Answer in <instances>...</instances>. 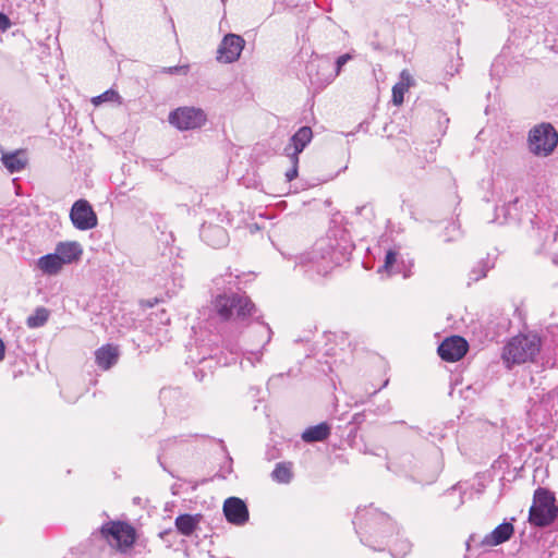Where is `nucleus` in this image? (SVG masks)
Segmentation results:
<instances>
[{"mask_svg": "<svg viewBox=\"0 0 558 558\" xmlns=\"http://www.w3.org/2000/svg\"><path fill=\"white\" fill-rule=\"evenodd\" d=\"M353 524L361 542L375 550L387 546L392 558H404L411 550V543L399 537V530L391 518L373 507L359 508Z\"/></svg>", "mask_w": 558, "mask_h": 558, "instance_id": "f257e3e1", "label": "nucleus"}, {"mask_svg": "<svg viewBox=\"0 0 558 558\" xmlns=\"http://www.w3.org/2000/svg\"><path fill=\"white\" fill-rule=\"evenodd\" d=\"M236 278L233 279L232 274L229 272L213 280L217 291H223L214 299L213 308L221 320L245 323L254 315L256 308L246 295L226 292V290H231Z\"/></svg>", "mask_w": 558, "mask_h": 558, "instance_id": "f03ea898", "label": "nucleus"}, {"mask_svg": "<svg viewBox=\"0 0 558 558\" xmlns=\"http://www.w3.org/2000/svg\"><path fill=\"white\" fill-rule=\"evenodd\" d=\"M335 250L330 240H320L315 243L311 252L295 257V266L310 279L324 277L337 265Z\"/></svg>", "mask_w": 558, "mask_h": 558, "instance_id": "7ed1b4c3", "label": "nucleus"}, {"mask_svg": "<svg viewBox=\"0 0 558 558\" xmlns=\"http://www.w3.org/2000/svg\"><path fill=\"white\" fill-rule=\"evenodd\" d=\"M541 350V339L537 335H519L504 347L502 360L508 368L513 364L534 361Z\"/></svg>", "mask_w": 558, "mask_h": 558, "instance_id": "20e7f679", "label": "nucleus"}, {"mask_svg": "<svg viewBox=\"0 0 558 558\" xmlns=\"http://www.w3.org/2000/svg\"><path fill=\"white\" fill-rule=\"evenodd\" d=\"M555 500V496L549 490L537 488L534 493L533 505L530 508V522L539 527L550 525L558 515Z\"/></svg>", "mask_w": 558, "mask_h": 558, "instance_id": "39448f33", "label": "nucleus"}, {"mask_svg": "<svg viewBox=\"0 0 558 558\" xmlns=\"http://www.w3.org/2000/svg\"><path fill=\"white\" fill-rule=\"evenodd\" d=\"M558 144V133L550 123H541L532 128L527 136V148L537 157H548Z\"/></svg>", "mask_w": 558, "mask_h": 558, "instance_id": "423d86ee", "label": "nucleus"}, {"mask_svg": "<svg viewBox=\"0 0 558 558\" xmlns=\"http://www.w3.org/2000/svg\"><path fill=\"white\" fill-rule=\"evenodd\" d=\"M313 138V131L310 126L300 128L290 138L283 148V155L288 158L290 168L284 177L291 182L298 177L299 155L305 149Z\"/></svg>", "mask_w": 558, "mask_h": 558, "instance_id": "0eeeda50", "label": "nucleus"}, {"mask_svg": "<svg viewBox=\"0 0 558 558\" xmlns=\"http://www.w3.org/2000/svg\"><path fill=\"white\" fill-rule=\"evenodd\" d=\"M206 121L205 111L195 107H180L169 114L170 124L181 131L202 128Z\"/></svg>", "mask_w": 558, "mask_h": 558, "instance_id": "6e6552de", "label": "nucleus"}, {"mask_svg": "<svg viewBox=\"0 0 558 558\" xmlns=\"http://www.w3.org/2000/svg\"><path fill=\"white\" fill-rule=\"evenodd\" d=\"M251 333L256 340L247 345L243 354L245 361L248 362L251 366H255L256 363L262 361L264 348L270 342L272 331L267 324L259 323L252 329Z\"/></svg>", "mask_w": 558, "mask_h": 558, "instance_id": "1a4fd4ad", "label": "nucleus"}, {"mask_svg": "<svg viewBox=\"0 0 558 558\" xmlns=\"http://www.w3.org/2000/svg\"><path fill=\"white\" fill-rule=\"evenodd\" d=\"M306 71L311 84L319 88L330 84L336 77L333 63L327 57H317L311 60L306 66Z\"/></svg>", "mask_w": 558, "mask_h": 558, "instance_id": "9d476101", "label": "nucleus"}, {"mask_svg": "<svg viewBox=\"0 0 558 558\" xmlns=\"http://www.w3.org/2000/svg\"><path fill=\"white\" fill-rule=\"evenodd\" d=\"M72 225L81 231L94 229L98 223V218L92 205L86 199L74 202L70 210Z\"/></svg>", "mask_w": 558, "mask_h": 558, "instance_id": "9b49d317", "label": "nucleus"}, {"mask_svg": "<svg viewBox=\"0 0 558 558\" xmlns=\"http://www.w3.org/2000/svg\"><path fill=\"white\" fill-rule=\"evenodd\" d=\"M514 533V527L510 522H502L496 526L489 534L477 541L476 535H471L466 542L468 549L472 544H480L483 547H494L510 539Z\"/></svg>", "mask_w": 558, "mask_h": 558, "instance_id": "f8f14e48", "label": "nucleus"}, {"mask_svg": "<svg viewBox=\"0 0 558 558\" xmlns=\"http://www.w3.org/2000/svg\"><path fill=\"white\" fill-rule=\"evenodd\" d=\"M245 40L236 34H227L217 50V60L223 63L235 62L244 48Z\"/></svg>", "mask_w": 558, "mask_h": 558, "instance_id": "ddd939ff", "label": "nucleus"}, {"mask_svg": "<svg viewBox=\"0 0 558 558\" xmlns=\"http://www.w3.org/2000/svg\"><path fill=\"white\" fill-rule=\"evenodd\" d=\"M101 534L108 541L111 538L120 546L130 547L135 542V534L132 526L122 522H110L101 526Z\"/></svg>", "mask_w": 558, "mask_h": 558, "instance_id": "4468645a", "label": "nucleus"}, {"mask_svg": "<svg viewBox=\"0 0 558 558\" xmlns=\"http://www.w3.org/2000/svg\"><path fill=\"white\" fill-rule=\"evenodd\" d=\"M469 344L460 336H451L445 339L438 347L439 356L447 362H457L468 352Z\"/></svg>", "mask_w": 558, "mask_h": 558, "instance_id": "2eb2a0df", "label": "nucleus"}, {"mask_svg": "<svg viewBox=\"0 0 558 558\" xmlns=\"http://www.w3.org/2000/svg\"><path fill=\"white\" fill-rule=\"evenodd\" d=\"M223 513L228 522L243 525L248 521V510L245 502L238 497H229L223 504Z\"/></svg>", "mask_w": 558, "mask_h": 558, "instance_id": "dca6fc26", "label": "nucleus"}, {"mask_svg": "<svg viewBox=\"0 0 558 558\" xmlns=\"http://www.w3.org/2000/svg\"><path fill=\"white\" fill-rule=\"evenodd\" d=\"M201 238L209 246L220 248L228 244V232L220 226L204 222L201 228Z\"/></svg>", "mask_w": 558, "mask_h": 558, "instance_id": "f3484780", "label": "nucleus"}, {"mask_svg": "<svg viewBox=\"0 0 558 558\" xmlns=\"http://www.w3.org/2000/svg\"><path fill=\"white\" fill-rule=\"evenodd\" d=\"M119 349L114 344H105L95 351V362L102 371H108L118 363Z\"/></svg>", "mask_w": 558, "mask_h": 558, "instance_id": "a211bd4d", "label": "nucleus"}, {"mask_svg": "<svg viewBox=\"0 0 558 558\" xmlns=\"http://www.w3.org/2000/svg\"><path fill=\"white\" fill-rule=\"evenodd\" d=\"M2 165L10 173H16L22 171L26 163L27 159L25 157L24 151L15 150L12 153H3L1 157Z\"/></svg>", "mask_w": 558, "mask_h": 558, "instance_id": "6ab92c4d", "label": "nucleus"}, {"mask_svg": "<svg viewBox=\"0 0 558 558\" xmlns=\"http://www.w3.org/2000/svg\"><path fill=\"white\" fill-rule=\"evenodd\" d=\"M82 247L77 242H61L56 247V253L63 264H70L80 258Z\"/></svg>", "mask_w": 558, "mask_h": 558, "instance_id": "aec40b11", "label": "nucleus"}, {"mask_svg": "<svg viewBox=\"0 0 558 558\" xmlns=\"http://www.w3.org/2000/svg\"><path fill=\"white\" fill-rule=\"evenodd\" d=\"M330 435V426L327 423H320L306 428L302 433V439L305 442H316L327 439Z\"/></svg>", "mask_w": 558, "mask_h": 558, "instance_id": "412c9836", "label": "nucleus"}, {"mask_svg": "<svg viewBox=\"0 0 558 558\" xmlns=\"http://www.w3.org/2000/svg\"><path fill=\"white\" fill-rule=\"evenodd\" d=\"M64 264L61 262L60 256L54 252L47 254L38 259V267L48 275L58 274Z\"/></svg>", "mask_w": 558, "mask_h": 558, "instance_id": "4be33fe9", "label": "nucleus"}, {"mask_svg": "<svg viewBox=\"0 0 558 558\" xmlns=\"http://www.w3.org/2000/svg\"><path fill=\"white\" fill-rule=\"evenodd\" d=\"M199 522V515L181 514L175 519L177 530L184 536H190Z\"/></svg>", "mask_w": 558, "mask_h": 558, "instance_id": "5701e85b", "label": "nucleus"}, {"mask_svg": "<svg viewBox=\"0 0 558 558\" xmlns=\"http://www.w3.org/2000/svg\"><path fill=\"white\" fill-rule=\"evenodd\" d=\"M292 464L287 462L277 463L271 472V478L280 484H289L292 481Z\"/></svg>", "mask_w": 558, "mask_h": 558, "instance_id": "b1692460", "label": "nucleus"}, {"mask_svg": "<svg viewBox=\"0 0 558 558\" xmlns=\"http://www.w3.org/2000/svg\"><path fill=\"white\" fill-rule=\"evenodd\" d=\"M411 82V75L407 71L401 72V81L392 87V101L395 105L403 102L404 93L408 90Z\"/></svg>", "mask_w": 558, "mask_h": 558, "instance_id": "393cba45", "label": "nucleus"}, {"mask_svg": "<svg viewBox=\"0 0 558 558\" xmlns=\"http://www.w3.org/2000/svg\"><path fill=\"white\" fill-rule=\"evenodd\" d=\"M49 315V310L44 306H39L27 317L26 325L29 328L43 327L48 322Z\"/></svg>", "mask_w": 558, "mask_h": 558, "instance_id": "a878e982", "label": "nucleus"}, {"mask_svg": "<svg viewBox=\"0 0 558 558\" xmlns=\"http://www.w3.org/2000/svg\"><path fill=\"white\" fill-rule=\"evenodd\" d=\"M104 102L121 104L122 102V98L119 95V93L117 90L112 89V88H110V89L104 92L102 94L92 98V104L94 106H99V105H101Z\"/></svg>", "mask_w": 558, "mask_h": 558, "instance_id": "bb28decb", "label": "nucleus"}, {"mask_svg": "<svg viewBox=\"0 0 558 558\" xmlns=\"http://www.w3.org/2000/svg\"><path fill=\"white\" fill-rule=\"evenodd\" d=\"M462 235L460 225L457 221L449 222L444 231L446 242H451L460 239Z\"/></svg>", "mask_w": 558, "mask_h": 558, "instance_id": "cd10ccee", "label": "nucleus"}, {"mask_svg": "<svg viewBox=\"0 0 558 558\" xmlns=\"http://www.w3.org/2000/svg\"><path fill=\"white\" fill-rule=\"evenodd\" d=\"M490 265L487 260L482 259L477 263V265L470 271V280L478 281L480 279L486 277L487 271L489 270Z\"/></svg>", "mask_w": 558, "mask_h": 558, "instance_id": "c85d7f7f", "label": "nucleus"}, {"mask_svg": "<svg viewBox=\"0 0 558 558\" xmlns=\"http://www.w3.org/2000/svg\"><path fill=\"white\" fill-rule=\"evenodd\" d=\"M397 260V253L395 251H388L385 257V263L383 267L379 268V271L385 270L389 275L397 272V270L393 269V266Z\"/></svg>", "mask_w": 558, "mask_h": 558, "instance_id": "c756f323", "label": "nucleus"}, {"mask_svg": "<svg viewBox=\"0 0 558 558\" xmlns=\"http://www.w3.org/2000/svg\"><path fill=\"white\" fill-rule=\"evenodd\" d=\"M189 72V65H174V66H167L161 69V73L165 74H182L186 75Z\"/></svg>", "mask_w": 558, "mask_h": 558, "instance_id": "7c9ffc66", "label": "nucleus"}, {"mask_svg": "<svg viewBox=\"0 0 558 558\" xmlns=\"http://www.w3.org/2000/svg\"><path fill=\"white\" fill-rule=\"evenodd\" d=\"M351 58H352V57H351L349 53H345V54L340 56V57L336 60V62H335V64H333V72H335V75H336V76L340 73V71H341L342 66H343L344 64H347V62H348L349 60H351Z\"/></svg>", "mask_w": 558, "mask_h": 558, "instance_id": "2f4dec72", "label": "nucleus"}, {"mask_svg": "<svg viewBox=\"0 0 558 558\" xmlns=\"http://www.w3.org/2000/svg\"><path fill=\"white\" fill-rule=\"evenodd\" d=\"M11 27V21L10 19L4 14L0 12V31L4 32Z\"/></svg>", "mask_w": 558, "mask_h": 558, "instance_id": "473e14b6", "label": "nucleus"}, {"mask_svg": "<svg viewBox=\"0 0 558 558\" xmlns=\"http://www.w3.org/2000/svg\"><path fill=\"white\" fill-rule=\"evenodd\" d=\"M5 355V345L2 339L0 338V362L3 361Z\"/></svg>", "mask_w": 558, "mask_h": 558, "instance_id": "72a5a7b5", "label": "nucleus"}, {"mask_svg": "<svg viewBox=\"0 0 558 558\" xmlns=\"http://www.w3.org/2000/svg\"><path fill=\"white\" fill-rule=\"evenodd\" d=\"M159 315H160L161 322H165V323L169 322V316L167 315L166 311H161Z\"/></svg>", "mask_w": 558, "mask_h": 558, "instance_id": "f704fd0d", "label": "nucleus"}, {"mask_svg": "<svg viewBox=\"0 0 558 558\" xmlns=\"http://www.w3.org/2000/svg\"><path fill=\"white\" fill-rule=\"evenodd\" d=\"M387 385H388V380H386V381L383 384V386H381L380 388L375 389V390L371 393V396H372V395L377 393L381 388L386 387Z\"/></svg>", "mask_w": 558, "mask_h": 558, "instance_id": "c9c22d12", "label": "nucleus"}, {"mask_svg": "<svg viewBox=\"0 0 558 558\" xmlns=\"http://www.w3.org/2000/svg\"><path fill=\"white\" fill-rule=\"evenodd\" d=\"M367 209V206L356 207V213L362 214L363 210Z\"/></svg>", "mask_w": 558, "mask_h": 558, "instance_id": "e433bc0d", "label": "nucleus"}, {"mask_svg": "<svg viewBox=\"0 0 558 558\" xmlns=\"http://www.w3.org/2000/svg\"><path fill=\"white\" fill-rule=\"evenodd\" d=\"M551 260L554 265H558V255H554Z\"/></svg>", "mask_w": 558, "mask_h": 558, "instance_id": "4c0bfd02", "label": "nucleus"}, {"mask_svg": "<svg viewBox=\"0 0 558 558\" xmlns=\"http://www.w3.org/2000/svg\"><path fill=\"white\" fill-rule=\"evenodd\" d=\"M230 352H231V353H236V352H238V350H236V345H232V347L230 348Z\"/></svg>", "mask_w": 558, "mask_h": 558, "instance_id": "58836bf2", "label": "nucleus"}, {"mask_svg": "<svg viewBox=\"0 0 558 558\" xmlns=\"http://www.w3.org/2000/svg\"><path fill=\"white\" fill-rule=\"evenodd\" d=\"M510 210H511V204H509V205L507 206V215H511Z\"/></svg>", "mask_w": 558, "mask_h": 558, "instance_id": "ea45409f", "label": "nucleus"}, {"mask_svg": "<svg viewBox=\"0 0 558 558\" xmlns=\"http://www.w3.org/2000/svg\"><path fill=\"white\" fill-rule=\"evenodd\" d=\"M557 234H558V231H555V233H554V241L556 240Z\"/></svg>", "mask_w": 558, "mask_h": 558, "instance_id": "a19ab883", "label": "nucleus"}, {"mask_svg": "<svg viewBox=\"0 0 558 558\" xmlns=\"http://www.w3.org/2000/svg\"><path fill=\"white\" fill-rule=\"evenodd\" d=\"M217 476H219V477H221V478H226V475H225V474H223V475H219V474H217Z\"/></svg>", "mask_w": 558, "mask_h": 558, "instance_id": "79ce46f5", "label": "nucleus"}]
</instances>
